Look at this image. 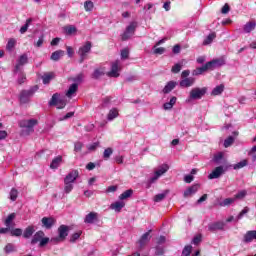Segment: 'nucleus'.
Segmentation results:
<instances>
[{"label": "nucleus", "instance_id": "obj_60", "mask_svg": "<svg viewBox=\"0 0 256 256\" xmlns=\"http://www.w3.org/2000/svg\"><path fill=\"white\" fill-rule=\"evenodd\" d=\"M81 149H83V143L81 142H76L75 145H74V151H81Z\"/></svg>", "mask_w": 256, "mask_h": 256}, {"label": "nucleus", "instance_id": "obj_47", "mask_svg": "<svg viewBox=\"0 0 256 256\" xmlns=\"http://www.w3.org/2000/svg\"><path fill=\"white\" fill-rule=\"evenodd\" d=\"M113 155V148H106L103 153L104 159H109Z\"/></svg>", "mask_w": 256, "mask_h": 256}, {"label": "nucleus", "instance_id": "obj_54", "mask_svg": "<svg viewBox=\"0 0 256 256\" xmlns=\"http://www.w3.org/2000/svg\"><path fill=\"white\" fill-rule=\"evenodd\" d=\"M81 231H78L76 233H74L72 236H71V243H75L77 241V239H79L81 237Z\"/></svg>", "mask_w": 256, "mask_h": 256}, {"label": "nucleus", "instance_id": "obj_45", "mask_svg": "<svg viewBox=\"0 0 256 256\" xmlns=\"http://www.w3.org/2000/svg\"><path fill=\"white\" fill-rule=\"evenodd\" d=\"M224 155L225 154L223 152L216 153L213 158L214 163H220V161H221V159H223Z\"/></svg>", "mask_w": 256, "mask_h": 256}, {"label": "nucleus", "instance_id": "obj_28", "mask_svg": "<svg viewBox=\"0 0 256 256\" xmlns=\"http://www.w3.org/2000/svg\"><path fill=\"white\" fill-rule=\"evenodd\" d=\"M177 103V97L173 96L169 102L164 103L163 108L165 111L173 109V106Z\"/></svg>", "mask_w": 256, "mask_h": 256}, {"label": "nucleus", "instance_id": "obj_11", "mask_svg": "<svg viewBox=\"0 0 256 256\" xmlns=\"http://www.w3.org/2000/svg\"><path fill=\"white\" fill-rule=\"evenodd\" d=\"M209 69H216V67H223L225 65V58H218L207 62Z\"/></svg>", "mask_w": 256, "mask_h": 256}, {"label": "nucleus", "instance_id": "obj_62", "mask_svg": "<svg viewBox=\"0 0 256 256\" xmlns=\"http://www.w3.org/2000/svg\"><path fill=\"white\" fill-rule=\"evenodd\" d=\"M99 147V143L95 142L93 144L88 145V150L89 151H95Z\"/></svg>", "mask_w": 256, "mask_h": 256}, {"label": "nucleus", "instance_id": "obj_3", "mask_svg": "<svg viewBox=\"0 0 256 256\" xmlns=\"http://www.w3.org/2000/svg\"><path fill=\"white\" fill-rule=\"evenodd\" d=\"M37 123V119L21 120L19 122V127L26 129V134L29 135V133H33V127H35Z\"/></svg>", "mask_w": 256, "mask_h": 256}, {"label": "nucleus", "instance_id": "obj_42", "mask_svg": "<svg viewBox=\"0 0 256 256\" xmlns=\"http://www.w3.org/2000/svg\"><path fill=\"white\" fill-rule=\"evenodd\" d=\"M232 203H235V198H226L222 203H220L221 207H227L229 205H232Z\"/></svg>", "mask_w": 256, "mask_h": 256}, {"label": "nucleus", "instance_id": "obj_9", "mask_svg": "<svg viewBox=\"0 0 256 256\" xmlns=\"http://www.w3.org/2000/svg\"><path fill=\"white\" fill-rule=\"evenodd\" d=\"M33 93H35V91L33 89L24 90V91L20 92V103L22 105L29 103V101H31V97H32Z\"/></svg>", "mask_w": 256, "mask_h": 256}, {"label": "nucleus", "instance_id": "obj_25", "mask_svg": "<svg viewBox=\"0 0 256 256\" xmlns=\"http://www.w3.org/2000/svg\"><path fill=\"white\" fill-rule=\"evenodd\" d=\"M123 207H125V202L123 201H117L111 204L110 208H112L114 211L119 213Z\"/></svg>", "mask_w": 256, "mask_h": 256}, {"label": "nucleus", "instance_id": "obj_44", "mask_svg": "<svg viewBox=\"0 0 256 256\" xmlns=\"http://www.w3.org/2000/svg\"><path fill=\"white\" fill-rule=\"evenodd\" d=\"M93 7H95V5L93 4V2L91 1H86L84 3V9L85 11L89 12V11H93Z\"/></svg>", "mask_w": 256, "mask_h": 256}, {"label": "nucleus", "instance_id": "obj_18", "mask_svg": "<svg viewBox=\"0 0 256 256\" xmlns=\"http://www.w3.org/2000/svg\"><path fill=\"white\" fill-rule=\"evenodd\" d=\"M41 221H42L43 227H45L46 229H51V227L55 225V219L52 217H44L42 218Z\"/></svg>", "mask_w": 256, "mask_h": 256}, {"label": "nucleus", "instance_id": "obj_19", "mask_svg": "<svg viewBox=\"0 0 256 256\" xmlns=\"http://www.w3.org/2000/svg\"><path fill=\"white\" fill-rule=\"evenodd\" d=\"M225 229V222H215L209 225L210 231H223Z\"/></svg>", "mask_w": 256, "mask_h": 256}, {"label": "nucleus", "instance_id": "obj_32", "mask_svg": "<svg viewBox=\"0 0 256 256\" xmlns=\"http://www.w3.org/2000/svg\"><path fill=\"white\" fill-rule=\"evenodd\" d=\"M66 35H77V27L73 25H68L64 27Z\"/></svg>", "mask_w": 256, "mask_h": 256}, {"label": "nucleus", "instance_id": "obj_5", "mask_svg": "<svg viewBox=\"0 0 256 256\" xmlns=\"http://www.w3.org/2000/svg\"><path fill=\"white\" fill-rule=\"evenodd\" d=\"M169 171V165L162 164L158 167V169L154 172V177L150 178V183H155L162 175H165Z\"/></svg>", "mask_w": 256, "mask_h": 256}, {"label": "nucleus", "instance_id": "obj_31", "mask_svg": "<svg viewBox=\"0 0 256 256\" xmlns=\"http://www.w3.org/2000/svg\"><path fill=\"white\" fill-rule=\"evenodd\" d=\"M209 66L206 63L204 66L196 68L195 70H193L192 75H202V73H205V71H209Z\"/></svg>", "mask_w": 256, "mask_h": 256}, {"label": "nucleus", "instance_id": "obj_56", "mask_svg": "<svg viewBox=\"0 0 256 256\" xmlns=\"http://www.w3.org/2000/svg\"><path fill=\"white\" fill-rule=\"evenodd\" d=\"M121 58L122 59H129V48H124L121 51Z\"/></svg>", "mask_w": 256, "mask_h": 256}, {"label": "nucleus", "instance_id": "obj_57", "mask_svg": "<svg viewBox=\"0 0 256 256\" xmlns=\"http://www.w3.org/2000/svg\"><path fill=\"white\" fill-rule=\"evenodd\" d=\"M249 211V207H244L243 210L238 214L237 220L243 219V215H247V212Z\"/></svg>", "mask_w": 256, "mask_h": 256}, {"label": "nucleus", "instance_id": "obj_7", "mask_svg": "<svg viewBox=\"0 0 256 256\" xmlns=\"http://www.w3.org/2000/svg\"><path fill=\"white\" fill-rule=\"evenodd\" d=\"M50 105H55L57 109H64L65 105H67V102H65V99H61L59 94L56 93L52 96Z\"/></svg>", "mask_w": 256, "mask_h": 256}, {"label": "nucleus", "instance_id": "obj_40", "mask_svg": "<svg viewBox=\"0 0 256 256\" xmlns=\"http://www.w3.org/2000/svg\"><path fill=\"white\" fill-rule=\"evenodd\" d=\"M247 165H248V161H247V159H244V160L238 162L237 164H235L233 166V169H235V170L243 169V167H247Z\"/></svg>", "mask_w": 256, "mask_h": 256}, {"label": "nucleus", "instance_id": "obj_63", "mask_svg": "<svg viewBox=\"0 0 256 256\" xmlns=\"http://www.w3.org/2000/svg\"><path fill=\"white\" fill-rule=\"evenodd\" d=\"M7 131L0 130V141H3V139H7Z\"/></svg>", "mask_w": 256, "mask_h": 256}, {"label": "nucleus", "instance_id": "obj_49", "mask_svg": "<svg viewBox=\"0 0 256 256\" xmlns=\"http://www.w3.org/2000/svg\"><path fill=\"white\" fill-rule=\"evenodd\" d=\"M246 195H247V191L242 190L234 196V199H235V201H237V199H245Z\"/></svg>", "mask_w": 256, "mask_h": 256}, {"label": "nucleus", "instance_id": "obj_39", "mask_svg": "<svg viewBox=\"0 0 256 256\" xmlns=\"http://www.w3.org/2000/svg\"><path fill=\"white\" fill-rule=\"evenodd\" d=\"M131 195H133V190L129 189L126 190L125 192H123L120 196L119 199L121 201L125 200V199H129V197H131Z\"/></svg>", "mask_w": 256, "mask_h": 256}, {"label": "nucleus", "instance_id": "obj_24", "mask_svg": "<svg viewBox=\"0 0 256 256\" xmlns=\"http://www.w3.org/2000/svg\"><path fill=\"white\" fill-rule=\"evenodd\" d=\"M52 79H55V74L53 72L45 73L42 76L44 85H49V83H51Z\"/></svg>", "mask_w": 256, "mask_h": 256}, {"label": "nucleus", "instance_id": "obj_33", "mask_svg": "<svg viewBox=\"0 0 256 256\" xmlns=\"http://www.w3.org/2000/svg\"><path fill=\"white\" fill-rule=\"evenodd\" d=\"M63 55H65V51L57 50L54 53H52L51 60L52 61H59V59H61V57H63Z\"/></svg>", "mask_w": 256, "mask_h": 256}, {"label": "nucleus", "instance_id": "obj_15", "mask_svg": "<svg viewBox=\"0 0 256 256\" xmlns=\"http://www.w3.org/2000/svg\"><path fill=\"white\" fill-rule=\"evenodd\" d=\"M150 240H151V230H149L148 232H146L141 236V238L138 241L139 246L145 247V245L148 244Z\"/></svg>", "mask_w": 256, "mask_h": 256}, {"label": "nucleus", "instance_id": "obj_12", "mask_svg": "<svg viewBox=\"0 0 256 256\" xmlns=\"http://www.w3.org/2000/svg\"><path fill=\"white\" fill-rule=\"evenodd\" d=\"M223 173H225L223 166H218L208 175V179H219Z\"/></svg>", "mask_w": 256, "mask_h": 256}, {"label": "nucleus", "instance_id": "obj_2", "mask_svg": "<svg viewBox=\"0 0 256 256\" xmlns=\"http://www.w3.org/2000/svg\"><path fill=\"white\" fill-rule=\"evenodd\" d=\"M121 73V62L119 60H115L111 63L110 71L106 72L107 77L117 78Z\"/></svg>", "mask_w": 256, "mask_h": 256}, {"label": "nucleus", "instance_id": "obj_41", "mask_svg": "<svg viewBox=\"0 0 256 256\" xmlns=\"http://www.w3.org/2000/svg\"><path fill=\"white\" fill-rule=\"evenodd\" d=\"M166 197H167V192L160 193V194H157L156 196H154V201H155V203H159V202L163 201V199H165Z\"/></svg>", "mask_w": 256, "mask_h": 256}, {"label": "nucleus", "instance_id": "obj_13", "mask_svg": "<svg viewBox=\"0 0 256 256\" xmlns=\"http://www.w3.org/2000/svg\"><path fill=\"white\" fill-rule=\"evenodd\" d=\"M180 87H182L183 89H186L188 87H193V85H195V78L193 77H189V78H183L180 83H179Z\"/></svg>", "mask_w": 256, "mask_h": 256}, {"label": "nucleus", "instance_id": "obj_43", "mask_svg": "<svg viewBox=\"0 0 256 256\" xmlns=\"http://www.w3.org/2000/svg\"><path fill=\"white\" fill-rule=\"evenodd\" d=\"M192 249H193V246H191V245L185 246L183 251H182V256H189V255H191Z\"/></svg>", "mask_w": 256, "mask_h": 256}, {"label": "nucleus", "instance_id": "obj_37", "mask_svg": "<svg viewBox=\"0 0 256 256\" xmlns=\"http://www.w3.org/2000/svg\"><path fill=\"white\" fill-rule=\"evenodd\" d=\"M217 37L215 33H211L207 36V38L203 41V45H211L213 43V40Z\"/></svg>", "mask_w": 256, "mask_h": 256}, {"label": "nucleus", "instance_id": "obj_17", "mask_svg": "<svg viewBox=\"0 0 256 256\" xmlns=\"http://www.w3.org/2000/svg\"><path fill=\"white\" fill-rule=\"evenodd\" d=\"M103 75H107V68L105 67H98L94 70L92 74L93 79H99V77H103Z\"/></svg>", "mask_w": 256, "mask_h": 256}, {"label": "nucleus", "instance_id": "obj_30", "mask_svg": "<svg viewBox=\"0 0 256 256\" xmlns=\"http://www.w3.org/2000/svg\"><path fill=\"white\" fill-rule=\"evenodd\" d=\"M83 79H85V75L83 73H80V74L76 75L75 77L70 78L69 80L76 83L77 87H79V85H81V83L83 82Z\"/></svg>", "mask_w": 256, "mask_h": 256}, {"label": "nucleus", "instance_id": "obj_36", "mask_svg": "<svg viewBox=\"0 0 256 256\" xmlns=\"http://www.w3.org/2000/svg\"><path fill=\"white\" fill-rule=\"evenodd\" d=\"M14 219H15V213L10 214L5 220L6 227H10V228L13 227V225H15V223H13Z\"/></svg>", "mask_w": 256, "mask_h": 256}, {"label": "nucleus", "instance_id": "obj_38", "mask_svg": "<svg viewBox=\"0 0 256 256\" xmlns=\"http://www.w3.org/2000/svg\"><path fill=\"white\" fill-rule=\"evenodd\" d=\"M15 45H17V40H15L14 38L9 39L6 45L7 51H13Z\"/></svg>", "mask_w": 256, "mask_h": 256}, {"label": "nucleus", "instance_id": "obj_58", "mask_svg": "<svg viewBox=\"0 0 256 256\" xmlns=\"http://www.w3.org/2000/svg\"><path fill=\"white\" fill-rule=\"evenodd\" d=\"M156 47L157 46H154L155 55H163V53H165V48L163 47L156 48Z\"/></svg>", "mask_w": 256, "mask_h": 256}, {"label": "nucleus", "instance_id": "obj_1", "mask_svg": "<svg viewBox=\"0 0 256 256\" xmlns=\"http://www.w3.org/2000/svg\"><path fill=\"white\" fill-rule=\"evenodd\" d=\"M206 93H207V87H202V88L195 87L190 91L189 99H187L186 101L187 103H189L190 101L201 99L205 97Z\"/></svg>", "mask_w": 256, "mask_h": 256}, {"label": "nucleus", "instance_id": "obj_16", "mask_svg": "<svg viewBox=\"0 0 256 256\" xmlns=\"http://www.w3.org/2000/svg\"><path fill=\"white\" fill-rule=\"evenodd\" d=\"M78 89H79V86H77V83H73L68 88V90L66 92V97H68V99H73V97H75V93H77Z\"/></svg>", "mask_w": 256, "mask_h": 256}, {"label": "nucleus", "instance_id": "obj_4", "mask_svg": "<svg viewBox=\"0 0 256 256\" xmlns=\"http://www.w3.org/2000/svg\"><path fill=\"white\" fill-rule=\"evenodd\" d=\"M58 234H59L58 237H54L51 239L53 243H59L61 241H65V238L67 237V235H69V227L65 225H61L58 228Z\"/></svg>", "mask_w": 256, "mask_h": 256}, {"label": "nucleus", "instance_id": "obj_51", "mask_svg": "<svg viewBox=\"0 0 256 256\" xmlns=\"http://www.w3.org/2000/svg\"><path fill=\"white\" fill-rule=\"evenodd\" d=\"M31 23V19L26 20V24L20 28V33L23 35L24 33H27V30L29 29V25Z\"/></svg>", "mask_w": 256, "mask_h": 256}, {"label": "nucleus", "instance_id": "obj_20", "mask_svg": "<svg viewBox=\"0 0 256 256\" xmlns=\"http://www.w3.org/2000/svg\"><path fill=\"white\" fill-rule=\"evenodd\" d=\"M197 191H199V185H192L184 192V197H192Z\"/></svg>", "mask_w": 256, "mask_h": 256}, {"label": "nucleus", "instance_id": "obj_34", "mask_svg": "<svg viewBox=\"0 0 256 256\" xmlns=\"http://www.w3.org/2000/svg\"><path fill=\"white\" fill-rule=\"evenodd\" d=\"M224 90H225V86L223 84H220L212 90L211 95L213 96L221 95Z\"/></svg>", "mask_w": 256, "mask_h": 256}, {"label": "nucleus", "instance_id": "obj_6", "mask_svg": "<svg viewBox=\"0 0 256 256\" xmlns=\"http://www.w3.org/2000/svg\"><path fill=\"white\" fill-rule=\"evenodd\" d=\"M135 29H137V23H130V25L126 28V31L121 36L122 41H127L128 39H131V37L135 35Z\"/></svg>", "mask_w": 256, "mask_h": 256}, {"label": "nucleus", "instance_id": "obj_10", "mask_svg": "<svg viewBox=\"0 0 256 256\" xmlns=\"http://www.w3.org/2000/svg\"><path fill=\"white\" fill-rule=\"evenodd\" d=\"M77 177H79L78 170H72L68 175L64 178V183H72L74 184L77 181Z\"/></svg>", "mask_w": 256, "mask_h": 256}, {"label": "nucleus", "instance_id": "obj_23", "mask_svg": "<svg viewBox=\"0 0 256 256\" xmlns=\"http://www.w3.org/2000/svg\"><path fill=\"white\" fill-rule=\"evenodd\" d=\"M175 87H177V82H175V81H170V82H168V83L165 85V87H164V89H163L162 91H163V93H165V94L171 93L172 90L175 89Z\"/></svg>", "mask_w": 256, "mask_h": 256}, {"label": "nucleus", "instance_id": "obj_35", "mask_svg": "<svg viewBox=\"0 0 256 256\" xmlns=\"http://www.w3.org/2000/svg\"><path fill=\"white\" fill-rule=\"evenodd\" d=\"M255 27H256L255 22H248L244 26V31H245V33H251V31L255 30Z\"/></svg>", "mask_w": 256, "mask_h": 256}, {"label": "nucleus", "instance_id": "obj_59", "mask_svg": "<svg viewBox=\"0 0 256 256\" xmlns=\"http://www.w3.org/2000/svg\"><path fill=\"white\" fill-rule=\"evenodd\" d=\"M182 67L183 66L181 64H175L172 67L171 71H172V73H179V71H181Z\"/></svg>", "mask_w": 256, "mask_h": 256}, {"label": "nucleus", "instance_id": "obj_26", "mask_svg": "<svg viewBox=\"0 0 256 256\" xmlns=\"http://www.w3.org/2000/svg\"><path fill=\"white\" fill-rule=\"evenodd\" d=\"M28 57L26 54H23L19 57L18 63L16 64L15 71H19L21 65H26Z\"/></svg>", "mask_w": 256, "mask_h": 256}, {"label": "nucleus", "instance_id": "obj_61", "mask_svg": "<svg viewBox=\"0 0 256 256\" xmlns=\"http://www.w3.org/2000/svg\"><path fill=\"white\" fill-rule=\"evenodd\" d=\"M47 243H49V238H47V237H43L42 238V240H40V244H39V246L40 247H45V245H47Z\"/></svg>", "mask_w": 256, "mask_h": 256}, {"label": "nucleus", "instance_id": "obj_21", "mask_svg": "<svg viewBox=\"0 0 256 256\" xmlns=\"http://www.w3.org/2000/svg\"><path fill=\"white\" fill-rule=\"evenodd\" d=\"M45 237V232L44 231H38L34 234L32 240H31V244L32 245H36V243H39V241L41 242V240Z\"/></svg>", "mask_w": 256, "mask_h": 256}, {"label": "nucleus", "instance_id": "obj_52", "mask_svg": "<svg viewBox=\"0 0 256 256\" xmlns=\"http://www.w3.org/2000/svg\"><path fill=\"white\" fill-rule=\"evenodd\" d=\"M11 235L13 237H21V235H23V230L16 228L14 230H11Z\"/></svg>", "mask_w": 256, "mask_h": 256}, {"label": "nucleus", "instance_id": "obj_50", "mask_svg": "<svg viewBox=\"0 0 256 256\" xmlns=\"http://www.w3.org/2000/svg\"><path fill=\"white\" fill-rule=\"evenodd\" d=\"M18 195H19V192L17 191V189L13 188L10 191V199H11V201H17Z\"/></svg>", "mask_w": 256, "mask_h": 256}, {"label": "nucleus", "instance_id": "obj_8", "mask_svg": "<svg viewBox=\"0 0 256 256\" xmlns=\"http://www.w3.org/2000/svg\"><path fill=\"white\" fill-rule=\"evenodd\" d=\"M91 42H86L82 47L79 48L78 55H80V63H83L85 61V57H87V53L91 51Z\"/></svg>", "mask_w": 256, "mask_h": 256}, {"label": "nucleus", "instance_id": "obj_22", "mask_svg": "<svg viewBox=\"0 0 256 256\" xmlns=\"http://www.w3.org/2000/svg\"><path fill=\"white\" fill-rule=\"evenodd\" d=\"M117 117H119V109L117 108L110 109L107 114L108 121H113L114 119H117Z\"/></svg>", "mask_w": 256, "mask_h": 256}, {"label": "nucleus", "instance_id": "obj_29", "mask_svg": "<svg viewBox=\"0 0 256 256\" xmlns=\"http://www.w3.org/2000/svg\"><path fill=\"white\" fill-rule=\"evenodd\" d=\"M33 233H35V227L34 226H28L23 232L24 239H29L30 237L33 236Z\"/></svg>", "mask_w": 256, "mask_h": 256}, {"label": "nucleus", "instance_id": "obj_64", "mask_svg": "<svg viewBox=\"0 0 256 256\" xmlns=\"http://www.w3.org/2000/svg\"><path fill=\"white\" fill-rule=\"evenodd\" d=\"M156 255H163V253H165V250L163 248H161L160 246L156 247Z\"/></svg>", "mask_w": 256, "mask_h": 256}, {"label": "nucleus", "instance_id": "obj_55", "mask_svg": "<svg viewBox=\"0 0 256 256\" xmlns=\"http://www.w3.org/2000/svg\"><path fill=\"white\" fill-rule=\"evenodd\" d=\"M4 250L5 253H13V251H15V246L13 244H7Z\"/></svg>", "mask_w": 256, "mask_h": 256}, {"label": "nucleus", "instance_id": "obj_48", "mask_svg": "<svg viewBox=\"0 0 256 256\" xmlns=\"http://www.w3.org/2000/svg\"><path fill=\"white\" fill-rule=\"evenodd\" d=\"M235 141V138H233V136H229L225 141H224V147H231V145H233Z\"/></svg>", "mask_w": 256, "mask_h": 256}, {"label": "nucleus", "instance_id": "obj_14", "mask_svg": "<svg viewBox=\"0 0 256 256\" xmlns=\"http://www.w3.org/2000/svg\"><path fill=\"white\" fill-rule=\"evenodd\" d=\"M99 214L97 212H90L84 218V223L93 224L95 221H98Z\"/></svg>", "mask_w": 256, "mask_h": 256}, {"label": "nucleus", "instance_id": "obj_27", "mask_svg": "<svg viewBox=\"0 0 256 256\" xmlns=\"http://www.w3.org/2000/svg\"><path fill=\"white\" fill-rule=\"evenodd\" d=\"M63 162V157L62 156H57L54 158L50 164V169H57L61 163Z\"/></svg>", "mask_w": 256, "mask_h": 256}, {"label": "nucleus", "instance_id": "obj_53", "mask_svg": "<svg viewBox=\"0 0 256 256\" xmlns=\"http://www.w3.org/2000/svg\"><path fill=\"white\" fill-rule=\"evenodd\" d=\"M45 42V36L41 35L36 43H34V47H43V43Z\"/></svg>", "mask_w": 256, "mask_h": 256}, {"label": "nucleus", "instance_id": "obj_46", "mask_svg": "<svg viewBox=\"0 0 256 256\" xmlns=\"http://www.w3.org/2000/svg\"><path fill=\"white\" fill-rule=\"evenodd\" d=\"M71 191H73V184L69 182H64V192L69 194Z\"/></svg>", "mask_w": 256, "mask_h": 256}]
</instances>
